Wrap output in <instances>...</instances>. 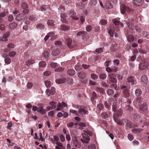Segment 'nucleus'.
I'll return each mask as SVG.
<instances>
[{
  "label": "nucleus",
  "instance_id": "obj_49",
  "mask_svg": "<svg viewBox=\"0 0 149 149\" xmlns=\"http://www.w3.org/2000/svg\"><path fill=\"white\" fill-rule=\"evenodd\" d=\"M99 77L100 79H104L107 77V75L104 73H101L100 74Z\"/></svg>",
  "mask_w": 149,
  "mask_h": 149
},
{
  "label": "nucleus",
  "instance_id": "obj_38",
  "mask_svg": "<svg viewBox=\"0 0 149 149\" xmlns=\"http://www.w3.org/2000/svg\"><path fill=\"white\" fill-rule=\"evenodd\" d=\"M142 129H133L132 130V132L133 133H134L135 134H137L138 133H139L142 131Z\"/></svg>",
  "mask_w": 149,
  "mask_h": 149
},
{
  "label": "nucleus",
  "instance_id": "obj_28",
  "mask_svg": "<svg viewBox=\"0 0 149 149\" xmlns=\"http://www.w3.org/2000/svg\"><path fill=\"white\" fill-rule=\"evenodd\" d=\"M24 18V16L22 14H18L16 17V19L17 20L20 21L22 20Z\"/></svg>",
  "mask_w": 149,
  "mask_h": 149
},
{
  "label": "nucleus",
  "instance_id": "obj_56",
  "mask_svg": "<svg viewBox=\"0 0 149 149\" xmlns=\"http://www.w3.org/2000/svg\"><path fill=\"white\" fill-rule=\"evenodd\" d=\"M91 78L94 80L98 78V76L95 74H91Z\"/></svg>",
  "mask_w": 149,
  "mask_h": 149
},
{
  "label": "nucleus",
  "instance_id": "obj_43",
  "mask_svg": "<svg viewBox=\"0 0 149 149\" xmlns=\"http://www.w3.org/2000/svg\"><path fill=\"white\" fill-rule=\"evenodd\" d=\"M22 8L24 9H27L28 7V5L25 3H23L21 5Z\"/></svg>",
  "mask_w": 149,
  "mask_h": 149
},
{
  "label": "nucleus",
  "instance_id": "obj_44",
  "mask_svg": "<svg viewBox=\"0 0 149 149\" xmlns=\"http://www.w3.org/2000/svg\"><path fill=\"white\" fill-rule=\"evenodd\" d=\"M109 81L111 83H117V80L115 77H113L110 79H109Z\"/></svg>",
  "mask_w": 149,
  "mask_h": 149
},
{
  "label": "nucleus",
  "instance_id": "obj_9",
  "mask_svg": "<svg viewBox=\"0 0 149 149\" xmlns=\"http://www.w3.org/2000/svg\"><path fill=\"white\" fill-rule=\"evenodd\" d=\"M67 106V104L64 102H63L61 103H58L57 105L56 110L58 111L62 110L63 107H66Z\"/></svg>",
  "mask_w": 149,
  "mask_h": 149
},
{
  "label": "nucleus",
  "instance_id": "obj_35",
  "mask_svg": "<svg viewBox=\"0 0 149 149\" xmlns=\"http://www.w3.org/2000/svg\"><path fill=\"white\" fill-rule=\"evenodd\" d=\"M49 104L52 106V107L53 109H56L57 106L56 103L54 102L51 101L49 102Z\"/></svg>",
  "mask_w": 149,
  "mask_h": 149
},
{
  "label": "nucleus",
  "instance_id": "obj_24",
  "mask_svg": "<svg viewBox=\"0 0 149 149\" xmlns=\"http://www.w3.org/2000/svg\"><path fill=\"white\" fill-rule=\"evenodd\" d=\"M67 73L69 75L72 76L75 74V72L74 70L70 69L67 71Z\"/></svg>",
  "mask_w": 149,
  "mask_h": 149
},
{
  "label": "nucleus",
  "instance_id": "obj_62",
  "mask_svg": "<svg viewBox=\"0 0 149 149\" xmlns=\"http://www.w3.org/2000/svg\"><path fill=\"white\" fill-rule=\"evenodd\" d=\"M116 77L115 74H109L108 77V79H110L113 77Z\"/></svg>",
  "mask_w": 149,
  "mask_h": 149
},
{
  "label": "nucleus",
  "instance_id": "obj_45",
  "mask_svg": "<svg viewBox=\"0 0 149 149\" xmlns=\"http://www.w3.org/2000/svg\"><path fill=\"white\" fill-rule=\"evenodd\" d=\"M107 93L109 95H111L114 94L113 91L111 89H109L107 91Z\"/></svg>",
  "mask_w": 149,
  "mask_h": 149
},
{
  "label": "nucleus",
  "instance_id": "obj_54",
  "mask_svg": "<svg viewBox=\"0 0 149 149\" xmlns=\"http://www.w3.org/2000/svg\"><path fill=\"white\" fill-rule=\"evenodd\" d=\"M0 40L3 42L7 41L8 40V39L3 35L2 36L0 37Z\"/></svg>",
  "mask_w": 149,
  "mask_h": 149
},
{
  "label": "nucleus",
  "instance_id": "obj_59",
  "mask_svg": "<svg viewBox=\"0 0 149 149\" xmlns=\"http://www.w3.org/2000/svg\"><path fill=\"white\" fill-rule=\"evenodd\" d=\"M127 138L129 140L131 141L134 139L133 136L131 134H129L127 136Z\"/></svg>",
  "mask_w": 149,
  "mask_h": 149
},
{
  "label": "nucleus",
  "instance_id": "obj_41",
  "mask_svg": "<svg viewBox=\"0 0 149 149\" xmlns=\"http://www.w3.org/2000/svg\"><path fill=\"white\" fill-rule=\"evenodd\" d=\"M135 93L137 96H139L141 94L142 92L141 90L140 89H137L136 90Z\"/></svg>",
  "mask_w": 149,
  "mask_h": 149
},
{
  "label": "nucleus",
  "instance_id": "obj_7",
  "mask_svg": "<svg viewBox=\"0 0 149 149\" xmlns=\"http://www.w3.org/2000/svg\"><path fill=\"white\" fill-rule=\"evenodd\" d=\"M55 89L54 87H52L51 90L48 89L46 90V93L49 96H50L55 94Z\"/></svg>",
  "mask_w": 149,
  "mask_h": 149
},
{
  "label": "nucleus",
  "instance_id": "obj_53",
  "mask_svg": "<svg viewBox=\"0 0 149 149\" xmlns=\"http://www.w3.org/2000/svg\"><path fill=\"white\" fill-rule=\"evenodd\" d=\"M43 55L45 58H47L49 56V53L47 51H45L43 53Z\"/></svg>",
  "mask_w": 149,
  "mask_h": 149
},
{
  "label": "nucleus",
  "instance_id": "obj_18",
  "mask_svg": "<svg viewBox=\"0 0 149 149\" xmlns=\"http://www.w3.org/2000/svg\"><path fill=\"white\" fill-rule=\"evenodd\" d=\"M148 108V105L146 103H143L139 106L140 110L143 111H146Z\"/></svg>",
  "mask_w": 149,
  "mask_h": 149
},
{
  "label": "nucleus",
  "instance_id": "obj_40",
  "mask_svg": "<svg viewBox=\"0 0 149 149\" xmlns=\"http://www.w3.org/2000/svg\"><path fill=\"white\" fill-rule=\"evenodd\" d=\"M39 66L40 67L44 68L46 66V63L45 61H41L39 63Z\"/></svg>",
  "mask_w": 149,
  "mask_h": 149
},
{
  "label": "nucleus",
  "instance_id": "obj_26",
  "mask_svg": "<svg viewBox=\"0 0 149 149\" xmlns=\"http://www.w3.org/2000/svg\"><path fill=\"white\" fill-rule=\"evenodd\" d=\"M65 14L64 13H61V21L63 22L66 23L67 21L65 18L66 17Z\"/></svg>",
  "mask_w": 149,
  "mask_h": 149
},
{
  "label": "nucleus",
  "instance_id": "obj_51",
  "mask_svg": "<svg viewBox=\"0 0 149 149\" xmlns=\"http://www.w3.org/2000/svg\"><path fill=\"white\" fill-rule=\"evenodd\" d=\"M89 149H95L96 146L95 145L93 144H90L88 146Z\"/></svg>",
  "mask_w": 149,
  "mask_h": 149
},
{
  "label": "nucleus",
  "instance_id": "obj_4",
  "mask_svg": "<svg viewBox=\"0 0 149 149\" xmlns=\"http://www.w3.org/2000/svg\"><path fill=\"white\" fill-rule=\"evenodd\" d=\"M77 35L82 36V39L84 40H86L89 38V36L87 35V33L85 31H79L77 33Z\"/></svg>",
  "mask_w": 149,
  "mask_h": 149
},
{
  "label": "nucleus",
  "instance_id": "obj_13",
  "mask_svg": "<svg viewBox=\"0 0 149 149\" xmlns=\"http://www.w3.org/2000/svg\"><path fill=\"white\" fill-rule=\"evenodd\" d=\"M7 46V48L5 49L4 50V51L5 52H8L10 49L14 48L15 46V45L13 43H10L8 44Z\"/></svg>",
  "mask_w": 149,
  "mask_h": 149
},
{
  "label": "nucleus",
  "instance_id": "obj_58",
  "mask_svg": "<svg viewBox=\"0 0 149 149\" xmlns=\"http://www.w3.org/2000/svg\"><path fill=\"white\" fill-rule=\"evenodd\" d=\"M82 135L83 138L85 139L86 140L89 141L90 137L88 136H86V134L85 133H83Z\"/></svg>",
  "mask_w": 149,
  "mask_h": 149
},
{
  "label": "nucleus",
  "instance_id": "obj_1",
  "mask_svg": "<svg viewBox=\"0 0 149 149\" xmlns=\"http://www.w3.org/2000/svg\"><path fill=\"white\" fill-rule=\"evenodd\" d=\"M117 101L116 100H113L112 107L114 111L113 113V118H118L119 117L122 116L123 114V110L121 109H119L118 110L116 109V105L117 104Z\"/></svg>",
  "mask_w": 149,
  "mask_h": 149
},
{
  "label": "nucleus",
  "instance_id": "obj_20",
  "mask_svg": "<svg viewBox=\"0 0 149 149\" xmlns=\"http://www.w3.org/2000/svg\"><path fill=\"white\" fill-rule=\"evenodd\" d=\"M77 76L79 78L84 79L86 76V74L84 72H81L77 74Z\"/></svg>",
  "mask_w": 149,
  "mask_h": 149
},
{
  "label": "nucleus",
  "instance_id": "obj_2",
  "mask_svg": "<svg viewBox=\"0 0 149 149\" xmlns=\"http://www.w3.org/2000/svg\"><path fill=\"white\" fill-rule=\"evenodd\" d=\"M143 117V116L138 114H135L133 115V118L137 121L139 120L140 123H143L144 125L142 126V127H143L144 126L146 125L149 126V123L147 121L146 122L142 120Z\"/></svg>",
  "mask_w": 149,
  "mask_h": 149
},
{
  "label": "nucleus",
  "instance_id": "obj_64",
  "mask_svg": "<svg viewBox=\"0 0 149 149\" xmlns=\"http://www.w3.org/2000/svg\"><path fill=\"white\" fill-rule=\"evenodd\" d=\"M74 124L73 122H70L67 124V126L68 128H72Z\"/></svg>",
  "mask_w": 149,
  "mask_h": 149
},
{
  "label": "nucleus",
  "instance_id": "obj_16",
  "mask_svg": "<svg viewBox=\"0 0 149 149\" xmlns=\"http://www.w3.org/2000/svg\"><path fill=\"white\" fill-rule=\"evenodd\" d=\"M79 113L81 116H83V114H88L89 112L88 110H86L83 108L79 109L78 111Z\"/></svg>",
  "mask_w": 149,
  "mask_h": 149
},
{
  "label": "nucleus",
  "instance_id": "obj_52",
  "mask_svg": "<svg viewBox=\"0 0 149 149\" xmlns=\"http://www.w3.org/2000/svg\"><path fill=\"white\" fill-rule=\"evenodd\" d=\"M104 107V106L102 104H100L97 105V108L100 110H102Z\"/></svg>",
  "mask_w": 149,
  "mask_h": 149
},
{
  "label": "nucleus",
  "instance_id": "obj_57",
  "mask_svg": "<svg viewBox=\"0 0 149 149\" xmlns=\"http://www.w3.org/2000/svg\"><path fill=\"white\" fill-rule=\"evenodd\" d=\"M63 113V116L65 118H67L68 116V113L64 111H62Z\"/></svg>",
  "mask_w": 149,
  "mask_h": 149
},
{
  "label": "nucleus",
  "instance_id": "obj_32",
  "mask_svg": "<svg viewBox=\"0 0 149 149\" xmlns=\"http://www.w3.org/2000/svg\"><path fill=\"white\" fill-rule=\"evenodd\" d=\"M146 67V65L145 63H140L139 65V68L140 69H145Z\"/></svg>",
  "mask_w": 149,
  "mask_h": 149
},
{
  "label": "nucleus",
  "instance_id": "obj_31",
  "mask_svg": "<svg viewBox=\"0 0 149 149\" xmlns=\"http://www.w3.org/2000/svg\"><path fill=\"white\" fill-rule=\"evenodd\" d=\"M45 84L47 88H49L51 87L52 83L49 80H46L45 81Z\"/></svg>",
  "mask_w": 149,
  "mask_h": 149
},
{
  "label": "nucleus",
  "instance_id": "obj_12",
  "mask_svg": "<svg viewBox=\"0 0 149 149\" xmlns=\"http://www.w3.org/2000/svg\"><path fill=\"white\" fill-rule=\"evenodd\" d=\"M125 122L126 123L127 126L130 128H132L134 127H137L138 126V125H135L132 123L129 120L127 119L124 120Z\"/></svg>",
  "mask_w": 149,
  "mask_h": 149
},
{
  "label": "nucleus",
  "instance_id": "obj_8",
  "mask_svg": "<svg viewBox=\"0 0 149 149\" xmlns=\"http://www.w3.org/2000/svg\"><path fill=\"white\" fill-rule=\"evenodd\" d=\"M68 13L70 16L73 19L75 20H77L79 18L76 16V13H74L73 10H70L68 11Z\"/></svg>",
  "mask_w": 149,
  "mask_h": 149
},
{
  "label": "nucleus",
  "instance_id": "obj_30",
  "mask_svg": "<svg viewBox=\"0 0 149 149\" xmlns=\"http://www.w3.org/2000/svg\"><path fill=\"white\" fill-rule=\"evenodd\" d=\"M8 14V11L5 10L4 11L0 13V17H3L6 16Z\"/></svg>",
  "mask_w": 149,
  "mask_h": 149
},
{
  "label": "nucleus",
  "instance_id": "obj_3",
  "mask_svg": "<svg viewBox=\"0 0 149 149\" xmlns=\"http://www.w3.org/2000/svg\"><path fill=\"white\" fill-rule=\"evenodd\" d=\"M120 10L121 13L122 14H124L126 11L127 12H130L132 11V9L131 8L129 7L126 6L123 4L121 5Z\"/></svg>",
  "mask_w": 149,
  "mask_h": 149
},
{
  "label": "nucleus",
  "instance_id": "obj_22",
  "mask_svg": "<svg viewBox=\"0 0 149 149\" xmlns=\"http://www.w3.org/2000/svg\"><path fill=\"white\" fill-rule=\"evenodd\" d=\"M118 118H113V119L114 121L119 125H121L123 124V119H118Z\"/></svg>",
  "mask_w": 149,
  "mask_h": 149
},
{
  "label": "nucleus",
  "instance_id": "obj_61",
  "mask_svg": "<svg viewBox=\"0 0 149 149\" xmlns=\"http://www.w3.org/2000/svg\"><path fill=\"white\" fill-rule=\"evenodd\" d=\"M70 111L71 113H73L76 116H79V114L78 113L74 110L70 109Z\"/></svg>",
  "mask_w": 149,
  "mask_h": 149
},
{
  "label": "nucleus",
  "instance_id": "obj_46",
  "mask_svg": "<svg viewBox=\"0 0 149 149\" xmlns=\"http://www.w3.org/2000/svg\"><path fill=\"white\" fill-rule=\"evenodd\" d=\"M64 70V68L61 67L56 68L55 69V71L56 72H62Z\"/></svg>",
  "mask_w": 149,
  "mask_h": 149
},
{
  "label": "nucleus",
  "instance_id": "obj_47",
  "mask_svg": "<svg viewBox=\"0 0 149 149\" xmlns=\"http://www.w3.org/2000/svg\"><path fill=\"white\" fill-rule=\"evenodd\" d=\"M16 54V52L14 51L10 52H9L8 55L10 57H13Z\"/></svg>",
  "mask_w": 149,
  "mask_h": 149
},
{
  "label": "nucleus",
  "instance_id": "obj_11",
  "mask_svg": "<svg viewBox=\"0 0 149 149\" xmlns=\"http://www.w3.org/2000/svg\"><path fill=\"white\" fill-rule=\"evenodd\" d=\"M70 27L69 26L64 24L61 25L59 28V29L61 31H68L69 30Z\"/></svg>",
  "mask_w": 149,
  "mask_h": 149
},
{
  "label": "nucleus",
  "instance_id": "obj_63",
  "mask_svg": "<svg viewBox=\"0 0 149 149\" xmlns=\"http://www.w3.org/2000/svg\"><path fill=\"white\" fill-rule=\"evenodd\" d=\"M55 113V111H49L48 113V115L50 116H53Z\"/></svg>",
  "mask_w": 149,
  "mask_h": 149
},
{
  "label": "nucleus",
  "instance_id": "obj_39",
  "mask_svg": "<svg viewBox=\"0 0 149 149\" xmlns=\"http://www.w3.org/2000/svg\"><path fill=\"white\" fill-rule=\"evenodd\" d=\"M86 29L87 31L89 32L92 30V26L90 25H88L86 26Z\"/></svg>",
  "mask_w": 149,
  "mask_h": 149
},
{
  "label": "nucleus",
  "instance_id": "obj_48",
  "mask_svg": "<svg viewBox=\"0 0 149 149\" xmlns=\"http://www.w3.org/2000/svg\"><path fill=\"white\" fill-rule=\"evenodd\" d=\"M113 22L116 26L119 25L121 23L120 21L116 19L113 20Z\"/></svg>",
  "mask_w": 149,
  "mask_h": 149
},
{
  "label": "nucleus",
  "instance_id": "obj_5",
  "mask_svg": "<svg viewBox=\"0 0 149 149\" xmlns=\"http://www.w3.org/2000/svg\"><path fill=\"white\" fill-rule=\"evenodd\" d=\"M53 139L56 141L55 144L57 145L55 146V149H61L60 147H62V144L60 142H58L59 139L58 136L56 135L54 136Z\"/></svg>",
  "mask_w": 149,
  "mask_h": 149
},
{
  "label": "nucleus",
  "instance_id": "obj_34",
  "mask_svg": "<svg viewBox=\"0 0 149 149\" xmlns=\"http://www.w3.org/2000/svg\"><path fill=\"white\" fill-rule=\"evenodd\" d=\"M29 19L31 21H35L38 19V17L35 15H32L29 17Z\"/></svg>",
  "mask_w": 149,
  "mask_h": 149
},
{
  "label": "nucleus",
  "instance_id": "obj_55",
  "mask_svg": "<svg viewBox=\"0 0 149 149\" xmlns=\"http://www.w3.org/2000/svg\"><path fill=\"white\" fill-rule=\"evenodd\" d=\"M5 61L6 63L9 64L11 62V59L9 58H6L5 59Z\"/></svg>",
  "mask_w": 149,
  "mask_h": 149
},
{
  "label": "nucleus",
  "instance_id": "obj_6",
  "mask_svg": "<svg viewBox=\"0 0 149 149\" xmlns=\"http://www.w3.org/2000/svg\"><path fill=\"white\" fill-rule=\"evenodd\" d=\"M121 89L123 90V93L126 97H128L130 96V94L126 86H122L121 87Z\"/></svg>",
  "mask_w": 149,
  "mask_h": 149
},
{
  "label": "nucleus",
  "instance_id": "obj_50",
  "mask_svg": "<svg viewBox=\"0 0 149 149\" xmlns=\"http://www.w3.org/2000/svg\"><path fill=\"white\" fill-rule=\"evenodd\" d=\"M75 69L77 70H80L82 69V66L79 65H77L75 66Z\"/></svg>",
  "mask_w": 149,
  "mask_h": 149
},
{
  "label": "nucleus",
  "instance_id": "obj_27",
  "mask_svg": "<svg viewBox=\"0 0 149 149\" xmlns=\"http://www.w3.org/2000/svg\"><path fill=\"white\" fill-rule=\"evenodd\" d=\"M37 29L39 30H42L44 29V25L42 23H39L36 26Z\"/></svg>",
  "mask_w": 149,
  "mask_h": 149
},
{
  "label": "nucleus",
  "instance_id": "obj_36",
  "mask_svg": "<svg viewBox=\"0 0 149 149\" xmlns=\"http://www.w3.org/2000/svg\"><path fill=\"white\" fill-rule=\"evenodd\" d=\"M17 26V24L15 22H12L9 25V27L11 29H15Z\"/></svg>",
  "mask_w": 149,
  "mask_h": 149
},
{
  "label": "nucleus",
  "instance_id": "obj_60",
  "mask_svg": "<svg viewBox=\"0 0 149 149\" xmlns=\"http://www.w3.org/2000/svg\"><path fill=\"white\" fill-rule=\"evenodd\" d=\"M100 23L102 25H105L107 24V21L105 19H102L100 20Z\"/></svg>",
  "mask_w": 149,
  "mask_h": 149
},
{
  "label": "nucleus",
  "instance_id": "obj_23",
  "mask_svg": "<svg viewBox=\"0 0 149 149\" xmlns=\"http://www.w3.org/2000/svg\"><path fill=\"white\" fill-rule=\"evenodd\" d=\"M60 53V50L58 49H54L52 52V54L53 56H56L58 55Z\"/></svg>",
  "mask_w": 149,
  "mask_h": 149
},
{
  "label": "nucleus",
  "instance_id": "obj_14",
  "mask_svg": "<svg viewBox=\"0 0 149 149\" xmlns=\"http://www.w3.org/2000/svg\"><path fill=\"white\" fill-rule=\"evenodd\" d=\"M144 2V0H134V4L136 6H141Z\"/></svg>",
  "mask_w": 149,
  "mask_h": 149
},
{
  "label": "nucleus",
  "instance_id": "obj_42",
  "mask_svg": "<svg viewBox=\"0 0 149 149\" xmlns=\"http://www.w3.org/2000/svg\"><path fill=\"white\" fill-rule=\"evenodd\" d=\"M50 65L52 68H54L58 66V64L56 63L52 62L50 63Z\"/></svg>",
  "mask_w": 149,
  "mask_h": 149
},
{
  "label": "nucleus",
  "instance_id": "obj_37",
  "mask_svg": "<svg viewBox=\"0 0 149 149\" xmlns=\"http://www.w3.org/2000/svg\"><path fill=\"white\" fill-rule=\"evenodd\" d=\"M106 7L107 8L111 9L112 8V6L111 3L110 2H107L106 3Z\"/></svg>",
  "mask_w": 149,
  "mask_h": 149
},
{
  "label": "nucleus",
  "instance_id": "obj_17",
  "mask_svg": "<svg viewBox=\"0 0 149 149\" xmlns=\"http://www.w3.org/2000/svg\"><path fill=\"white\" fill-rule=\"evenodd\" d=\"M66 81V79L65 78H59L56 80V82L58 84H61L65 83Z\"/></svg>",
  "mask_w": 149,
  "mask_h": 149
},
{
  "label": "nucleus",
  "instance_id": "obj_29",
  "mask_svg": "<svg viewBox=\"0 0 149 149\" xmlns=\"http://www.w3.org/2000/svg\"><path fill=\"white\" fill-rule=\"evenodd\" d=\"M141 81L144 83H146L148 81V78L146 75H143L141 78Z\"/></svg>",
  "mask_w": 149,
  "mask_h": 149
},
{
  "label": "nucleus",
  "instance_id": "obj_33",
  "mask_svg": "<svg viewBox=\"0 0 149 149\" xmlns=\"http://www.w3.org/2000/svg\"><path fill=\"white\" fill-rule=\"evenodd\" d=\"M35 61L33 59H30L28 60L26 62V65L27 66H29L31 64H32L35 63Z\"/></svg>",
  "mask_w": 149,
  "mask_h": 149
},
{
  "label": "nucleus",
  "instance_id": "obj_25",
  "mask_svg": "<svg viewBox=\"0 0 149 149\" xmlns=\"http://www.w3.org/2000/svg\"><path fill=\"white\" fill-rule=\"evenodd\" d=\"M55 22L53 19H49L47 22V24L49 26H53L55 25Z\"/></svg>",
  "mask_w": 149,
  "mask_h": 149
},
{
  "label": "nucleus",
  "instance_id": "obj_19",
  "mask_svg": "<svg viewBox=\"0 0 149 149\" xmlns=\"http://www.w3.org/2000/svg\"><path fill=\"white\" fill-rule=\"evenodd\" d=\"M67 41L68 47L69 48H72L74 47V45L72 43V40L68 38L67 39Z\"/></svg>",
  "mask_w": 149,
  "mask_h": 149
},
{
  "label": "nucleus",
  "instance_id": "obj_10",
  "mask_svg": "<svg viewBox=\"0 0 149 149\" xmlns=\"http://www.w3.org/2000/svg\"><path fill=\"white\" fill-rule=\"evenodd\" d=\"M72 141L75 147L77 148H80L81 147L80 143L78 141L76 137H74L72 139Z\"/></svg>",
  "mask_w": 149,
  "mask_h": 149
},
{
  "label": "nucleus",
  "instance_id": "obj_21",
  "mask_svg": "<svg viewBox=\"0 0 149 149\" xmlns=\"http://www.w3.org/2000/svg\"><path fill=\"white\" fill-rule=\"evenodd\" d=\"M127 82H130L132 85H134L136 84L134 77L132 76H131L128 77L127 79Z\"/></svg>",
  "mask_w": 149,
  "mask_h": 149
},
{
  "label": "nucleus",
  "instance_id": "obj_15",
  "mask_svg": "<svg viewBox=\"0 0 149 149\" xmlns=\"http://www.w3.org/2000/svg\"><path fill=\"white\" fill-rule=\"evenodd\" d=\"M38 106L39 107L37 110L38 112L42 114H44L46 112V110L43 109V107L41 104H39Z\"/></svg>",
  "mask_w": 149,
  "mask_h": 149
}]
</instances>
